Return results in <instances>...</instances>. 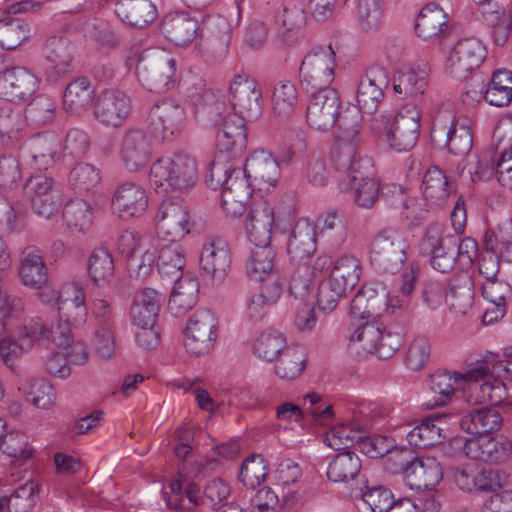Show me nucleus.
I'll list each match as a JSON object with an SVG mask.
<instances>
[{"instance_id": "58", "label": "nucleus", "mask_w": 512, "mask_h": 512, "mask_svg": "<svg viewBox=\"0 0 512 512\" xmlns=\"http://www.w3.org/2000/svg\"><path fill=\"white\" fill-rule=\"evenodd\" d=\"M383 14V0H358L357 17L359 27L362 31H377L382 25Z\"/></svg>"}, {"instance_id": "33", "label": "nucleus", "mask_w": 512, "mask_h": 512, "mask_svg": "<svg viewBox=\"0 0 512 512\" xmlns=\"http://www.w3.org/2000/svg\"><path fill=\"white\" fill-rule=\"evenodd\" d=\"M316 251L315 226L299 220L291 230L287 242V254L291 262L305 264Z\"/></svg>"}, {"instance_id": "43", "label": "nucleus", "mask_w": 512, "mask_h": 512, "mask_svg": "<svg viewBox=\"0 0 512 512\" xmlns=\"http://www.w3.org/2000/svg\"><path fill=\"white\" fill-rule=\"evenodd\" d=\"M19 275L32 288H41L47 282V266L39 249L28 247L22 252Z\"/></svg>"}, {"instance_id": "30", "label": "nucleus", "mask_w": 512, "mask_h": 512, "mask_svg": "<svg viewBox=\"0 0 512 512\" xmlns=\"http://www.w3.org/2000/svg\"><path fill=\"white\" fill-rule=\"evenodd\" d=\"M460 288L455 286L447 291L444 283L436 280H429L423 284L421 298L423 303L430 309H437L444 300L449 301L450 306L458 311L464 312V309L470 305V288H463L464 294Z\"/></svg>"}, {"instance_id": "18", "label": "nucleus", "mask_w": 512, "mask_h": 512, "mask_svg": "<svg viewBox=\"0 0 512 512\" xmlns=\"http://www.w3.org/2000/svg\"><path fill=\"white\" fill-rule=\"evenodd\" d=\"M231 266L228 243L221 238L207 240L201 250L200 269L202 276L212 284L221 283Z\"/></svg>"}, {"instance_id": "35", "label": "nucleus", "mask_w": 512, "mask_h": 512, "mask_svg": "<svg viewBox=\"0 0 512 512\" xmlns=\"http://www.w3.org/2000/svg\"><path fill=\"white\" fill-rule=\"evenodd\" d=\"M274 224L273 208L267 203L253 206L247 214L245 228L248 238L255 246L269 245Z\"/></svg>"}, {"instance_id": "1", "label": "nucleus", "mask_w": 512, "mask_h": 512, "mask_svg": "<svg viewBox=\"0 0 512 512\" xmlns=\"http://www.w3.org/2000/svg\"><path fill=\"white\" fill-rule=\"evenodd\" d=\"M311 94L307 106L308 125L319 131H327L337 125L344 132L345 138L359 134L360 118L357 107L340 110V97L334 88H321L309 91Z\"/></svg>"}, {"instance_id": "52", "label": "nucleus", "mask_w": 512, "mask_h": 512, "mask_svg": "<svg viewBox=\"0 0 512 512\" xmlns=\"http://www.w3.org/2000/svg\"><path fill=\"white\" fill-rule=\"evenodd\" d=\"M198 284L194 281L175 283L168 301V309L180 317L190 310L197 302Z\"/></svg>"}, {"instance_id": "12", "label": "nucleus", "mask_w": 512, "mask_h": 512, "mask_svg": "<svg viewBox=\"0 0 512 512\" xmlns=\"http://www.w3.org/2000/svg\"><path fill=\"white\" fill-rule=\"evenodd\" d=\"M415 31L423 41L435 43L441 48L446 47L455 38L448 15L436 3H429L421 9L416 19Z\"/></svg>"}, {"instance_id": "55", "label": "nucleus", "mask_w": 512, "mask_h": 512, "mask_svg": "<svg viewBox=\"0 0 512 512\" xmlns=\"http://www.w3.org/2000/svg\"><path fill=\"white\" fill-rule=\"evenodd\" d=\"M353 497L361 499L368 506L371 512H387L391 505L394 504V496L392 492L381 485L367 487L360 485L354 491Z\"/></svg>"}, {"instance_id": "5", "label": "nucleus", "mask_w": 512, "mask_h": 512, "mask_svg": "<svg viewBox=\"0 0 512 512\" xmlns=\"http://www.w3.org/2000/svg\"><path fill=\"white\" fill-rule=\"evenodd\" d=\"M409 244L397 229L386 228L372 239L369 249L371 265L379 272L395 274L407 260Z\"/></svg>"}, {"instance_id": "20", "label": "nucleus", "mask_w": 512, "mask_h": 512, "mask_svg": "<svg viewBox=\"0 0 512 512\" xmlns=\"http://www.w3.org/2000/svg\"><path fill=\"white\" fill-rule=\"evenodd\" d=\"M184 122V109L172 101L157 103L149 111L150 132L157 139L171 138L182 130Z\"/></svg>"}, {"instance_id": "46", "label": "nucleus", "mask_w": 512, "mask_h": 512, "mask_svg": "<svg viewBox=\"0 0 512 512\" xmlns=\"http://www.w3.org/2000/svg\"><path fill=\"white\" fill-rule=\"evenodd\" d=\"M26 118L20 110L6 103L0 107V140L2 145L9 146L18 142L26 126Z\"/></svg>"}, {"instance_id": "60", "label": "nucleus", "mask_w": 512, "mask_h": 512, "mask_svg": "<svg viewBox=\"0 0 512 512\" xmlns=\"http://www.w3.org/2000/svg\"><path fill=\"white\" fill-rule=\"evenodd\" d=\"M27 401L41 409L51 407L56 399L53 386L44 379H33L23 385Z\"/></svg>"}, {"instance_id": "29", "label": "nucleus", "mask_w": 512, "mask_h": 512, "mask_svg": "<svg viewBox=\"0 0 512 512\" xmlns=\"http://www.w3.org/2000/svg\"><path fill=\"white\" fill-rule=\"evenodd\" d=\"M58 315L61 321L71 323L77 328L87 320L85 292L76 284H66L57 296Z\"/></svg>"}, {"instance_id": "9", "label": "nucleus", "mask_w": 512, "mask_h": 512, "mask_svg": "<svg viewBox=\"0 0 512 512\" xmlns=\"http://www.w3.org/2000/svg\"><path fill=\"white\" fill-rule=\"evenodd\" d=\"M218 126L216 134V145L218 154L214 160L229 162L232 159L240 157L247 147V129L243 119L233 114H219L210 115Z\"/></svg>"}, {"instance_id": "47", "label": "nucleus", "mask_w": 512, "mask_h": 512, "mask_svg": "<svg viewBox=\"0 0 512 512\" xmlns=\"http://www.w3.org/2000/svg\"><path fill=\"white\" fill-rule=\"evenodd\" d=\"M441 417L425 418L408 434L407 441L411 446L426 449L435 446L445 439L444 429L440 426Z\"/></svg>"}, {"instance_id": "4", "label": "nucleus", "mask_w": 512, "mask_h": 512, "mask_svg": "<svg viewBox=\"0 0 512 512\" xmlns=\"http://www.w3.org/2000/svg\"><path fill=\"white\" fill-rule=\"evenodd\" d=\"M420 113L415 108L388 111L372 120V129L397 152L408 151L416 144L420 131Z\"/></svg>"}, {"instance_id": "15", "label": "nucleus", "mask_w": 512, "mask_h": 512, "mask_svg": "<svg viewBox=\"0 0 512 512\" xmlns=\"http://www.w3.org/2000/svg\"><path fill=\"white\" fill-rule=\"evenodd\" d=\"M188 206L183 201H164L156 215V231L160 238L176 243L191 230Z\"/></svg>"}, {"instance_id": "41", "label": "nucleus", "mask_w": 512, "mask_h": 512, "mask_svg": "<svg viewBox=\"0 0 512 512\" xmlns=\"http://www.w3.org/2000/svg\"><path fill=\"white\" fill-rule=\"evenodd\" d=\"M275 22L279 39L287 45H292L297 42L306 23V14L300 6L283 5L275 15Z\"/></svg>"}, {"instance_id": "26", "label": "nucleus", "mask_w": 512, "mask_h": 512, "mask_svg": "<svg viewBox=\"0 0 512 512\" xmlns=\"http://www.w3.org/2000/svg\"><path fill=\"white\" fill-rule=\"evenodd\" d=\"M177 87L187 101L196 110L202 109L208 115L219 114V110L225 107L224 102L216 99L213 92L206 89V82L198 75L189 74L185 78L177 80Z\"/></svg>"}, {"instance_id": "10", "label": "nucleus", "mask_w": 512, "mask_h": 512, "mask_svg": "<svg viewBox=\"0 0 512 512\" xmlns=\"http://www.w3.org/2000/svg\"><path fill=\"white\" fill-rule=\"evenodd\" d=\"M233 115L247 121L258 119L263 111L262 89L259 83L247 73L236 74L228 88Z\"/></svg>"}, {"instance_id": "48", "label": "nucleus", "mask_w": 512, "mask_h": 512, "mask_svg": "<svg viewBox=\"0 0 512 512\" xmlns=\"http://www.w3.org/2000/svg\"><path fill=\"white\" fill-rule=\"evenodd\" d=\"M483 245L487 252L496 254L502 261L512 262V224L502 223L485 232Z\"/></svg>"}, {"instance_id": "2", "label": "nucleus", "mask_w": 512, "mask_h": 512, "mask_svg": "<svg viewBox=\"0 0 512 512\" xmlns=\"http://www.w3.org/2000/svg\"><path fill=\"white\" fill-rule=\"evenodd\" d=\"M180 473L169 484L170 492H163L166 505L175 511L193 512L200 506H208L218 510L219 506L228 504L230 486L222 479L210 480L201 492L200 486L195 482H188Z\"/></svg>"}, {"instance_id": "39", "label": "nucleus", "mask_w": 512, "mask_h": 512, "mask_svg": "<svg viewBox=\"0 0 512 512\" xmlns=\"http://www.w3.org/2000/svg\"><path fill=\"white\" fill-rule=\"evenodd\" d=\"M428 76L429 70L425 63L399 70L393 78V89L402 98H416L424 94L428 86Z\"/></svg>"}, {"instance_id": "21", "label": "nucleus", "mask_w": 512, "mask_h": 512, "mask_svg": "<svg viewBox=\"0 0 512 512\" xmlns=\"http://www.w3.org/2000/svg\"><path fill=\"white\" fill-rule=\"evenodd\" d=\"M244 175L258 190L275 186L280 178L279 161L266 150H255L246 159Z\"/></svg>"}, {"instance_id": "11", "label": "nucleus", "mask_w": 512, "mask_h": 512, "mask_svg": "<svg viewBox=\"0 0 512 512\" xmlns=\"http://www.w3.org/2000/svg\"><path fill=\"white\" fill-rule=\"evenodd\" d=\"M23 190L37 215L50 219L58 213L61 193L52 177L44 173L32 175L26 180Z\"/></svg>"}, {"instance_id": "63", "label": "nucleus", "mask_w": 512, "mask_h": 512, "mask_svg": "<svg viewBox=\"0 0 512 512\" xmlns=\"http://www.w3.org/2000/svg\"><path fill=\"white\" fill-rule=\"evenodd\" d=\"M357 136L345 138L344 132L341 131L339 140L335 145L331 159L337 171L346 173L351 167L355 157L357 156Z\"/></svg>"}, {"instance_id": "23", "label": "nucleus", "mask_w": 512, "mask_h": 512, "mask_svg": "<svg viewBox=\"0 0 512 512\" xmlns=\"http://www.w3.org/2000/svg\"><path fill=\"white\" fill-rule=\"evenodd\" d=\"M148 206V198L142 186L124 182L116 187L111 198V207L119 218L127 220L140 217Z\"/></svg>"}, {"instance_id": "56", "label": "nucleus", "mask_w": 512, "mask_h": 512, "mask_svg": "<svg viewBox=\"0 0 512 512\" xmlns=\"http://www.w3.org/2000/svg\"><path fill=\"white\" fill-rule=\"evenodd\" d=\"M305 354L300 347H286L278 356L275 373L285 380L297 378L305 369Z\"/></svg>"}, {"instance_id": "45", "label": "nucleus", "mask_w": 512, "mask_h": 512, "mask_svg": "<svg viewBox=\"0 0 512 512\" xmlns=\"http://www.w3.org/2000/svg\"><path fill=\"white\" fill-rule=\"evenodd\" d=\"M423 195L435 206L444 205L450 195V187L445 172L437 166H431L422 180Z\"/></svg>"}, {"instance_id": "13", "label": "nucleus", "mask_w": 512, "mask_h": 512, "mask_svg": "<svg viewBox=\"0 0 512 512\" xmlns=\"http://www.w3.org/2000/svg\"><path fill=\"white\" fill-rule=\"evenodd\" d=\"M489 371L488 363L478 362L465 374L438 370L431 374L428 380L430 391L434 394L433 400L427 403L429 407L443 406L448 403L456 391L459 381H478Z\"/></svg>"}, {"instance_id": "6", "label": "nucleus", "mask_w": 512, "mask_h": 512, "mask_svg": "<svg viewBox=\"0 0 512 512\" xmlns=\"http://www.w3.org/2000/svg\"><path fill=\"white\" fill-rule=\"evenodd\" d=\"M198 180V165L194 157L185 153L160 158L150 168V181L157 187H168L184 191L192 188Z\"/></svg>"}, {"instance_id": "7", "label": "nucleus", "mask_w": 512, "mask_h": 512, "mask_svg": "<svg viewBox=\"0 0 512 512\" xmlns=\"http://www.w3.org/2000/svg\"><path fill=\"white\" fill-rule=\"evenodd\" d=\"M136 74L146 89L164 93L176 87V60L164 52L145 51L137 61Z\"/></svg>"}, {"instance_id": "27", "label": "nucleus", "mask_w": 512, "mask_h": 512, "mask_svg": "<svg viewBox=\"0 0 512 512\" xmlns=\"http://www.w3.org/2000/svg\"><path fill=\"white\" fill-rule=\"evenodd\" d=\"M339 452L331 457L326 475L334 483H348L354 481L357 487H367V479L362 473V462L358 454L351 450H338Z\"/></svg>"}, {"instance_id": "8", "label": "nucleus", "mask_w": 512, "mask_h": 512, "mask_svg": "<svg viewBox=\"0 0 512 512\" xmlns=\"http://www.w3.org/2000/svg\"><path fill=\"white\" fill-rule=\"evenodd\" d=\"M335 66V51L330 44L314 46L302 60L299 69L301 88L305 92L331 88Z\"/></svg>"}, {"instance_id": "44", "label": "nucleus", "mask_w": 512, "mask_h": 512, "mask_svg": "<svg viewBox=\"0 0 512 512\" xmlns=\"http://www.w3.org/2000/svg\"><path fill=\"white\" fill-rule=\"evenodd\" d=\"M185 265L184 251L177 242L160 249L157 257L158 272L174 283L183 282L182 270Z\"/></svg>"}, {"instance_id": "32", "label": "nucleus", "mask_w": 512, "mask_h": 512, "mask_svg": "<svg viewBox=\"0 0 512 512\" xmlns=\"http://www.w3.org/2000/svg\"><path fill=\"white\" fill-rule=\"evenodd\" d=\"M442 477L441 465L434 457L413 458L405 472L407 485L416 490H430Z\"/></svg>"}, {"instance_id": "22", "label": "nucleus", "mask_w": 512, "mask_h": 512, "mask_svg": "<svg viewBox=\"0 0 512 512\" xmlns=\"http://www.w3.org/2000/svg\"><path fill=\"white\" fill-rule=\"evenodd\" d=\"M479 89L467 90V96L473 101L484 99L490 105L503 107L512 101V73L507 70H497L492 74L488 83L484 79L475 80Z\"/></svg>"}, {"instance_id": "16", "label": "nucleus", "mask_w": 512, "mask_h": 512, "mask_svg": "<svg viewBox=\"0 0 512 512\" xmlns=\"http://www.w3.org/2000/svg\"><path fill=\"white\" fill-rule=\"evenodd\" d=\"M486 58V47L475 37L458 40L445 62L446 71L453 77L466 78L480 67Z\"/></svg>"}, {"instance_id": "64", "label": "nucleus", "mask_w": 512, "mask_h": 512, "mask_svg": "<svg viewBox=\"0 0 512 512\" xmlns=\"http://www.w3.org/2000/svg\"><path fill=\"white\" fill-rule=\"evenodd\" d=\"M37 485L33 481L19 485L9 496L7 510L9 512H29L36 504Z\"/></svg>"}, {"instance_id": "49", "label": "nucleus", "mask_w": 512, "mask_h": 512, "mask_svg": "<svg viewBox=\"0 0 512 512\" xmlns=\"http://www.w3.org/2000/svg\"><path fill=\"white\" fill-rule=\"evenodd\" d=\"M63 219L69 230L83 233L92 226L93 209L84 199H71L64 207Z\"/></svg>"}, {"instance_id": "54", "label": "nucleus", "mask_w": 512, "mask_h": 512, "mask_svg": "<svg viewBox=\"0 0 512 512\" xmlns=\"http://www.w3.org/2000/svg\"><path fill=\"white\" fill-rule=\"evenodd\" d=\"M286 349L285 337L275 330L262 332L254 341L252 351L258 358L271 362Z\"/></svg>"}, {"instance_id": "53", "label": "nucleus", "mask_w": 512, "mask_h": 512, "mask_svg": "<svg viewBox=\"0 0 512 512\" xmlns=\"http://www.w3.org/2000/svg\"><path fill=\"white\" fill-rule=\"evenodd\" d=\"M298 101V93L291 81H279L275 84L272 94V107L274 114L280 119L289 118Z\"/></svg>"}, {"instance_id": "42", "label": "nucleus", "mask_w": 512, "mask_h": 512, "mask_svg": "<svg viewBox=\"0 0 512 512\" xmlns=\"http://www.w3.org/2000/svg\"><path fill=\"white\" fill-rule=\"evenodd\" d=\"M95 90L85 77L70 82L63 95L64 109L72 115H80L87 111L95 100Z\"/></svg>"}, {"instance_id": "38", "label": "nucleus", "mask_w": 512, "mask_h": 512, "mask_svg": "<svg viewBox=\"0 0 512 512\" xmlns=\"http://www.w3.org/2000/svg\"><path fill=\"white\" fill-rule=\"evenodd\" d=\"M115 13L123 23L139 29L152 23L158 15L151 0H118Z\"/></svg>"}, {"instance_id": "50", "label": "nucleus", "mask_w": 512, "mask_h": 512, "mask_svg": "<svg viewBox=\"0 0 512 512\" xmlns=\"http://www.w3.org/2000/svg\"><path fill=\"white\" fill-rule=\"evenodd\" d=\"M87 269L95 286L100 287L109 283L115 271L112 255L103 247L94 249L88 259Z\"/></svg>"}, {"instance_id": "19", "label": "nucleus", "mask_w": 512, "mask_h": 512, "mask_svg": "<svg viewBox=\"0 0 512 512\" xmlns=\"http://www.w3.org/2000/svg\"><path fill=\"white\" fill-rule=\"evenodd\" d=\"M37 88V77L25 67L14 66L0 72V98L4 100L25 101Z\"/></svg>"}, {"instance_id": "36", "label": "nucleus", "mask_w": 512, "mask_h": 512, "mask_svg": "<svg viewBox=\"0 0 512 512\" xmlns=\"http://www.w3.org/2000/svg\"><path fill=\"white\" fill-rule=\"evenodd\" d=\"M44 50L49 63L47 78L56 81L66 74L71 66L73 59L71 42L64 36H52L47 39Z\"/></svg>"}, {"instance_id": "37", "label": "nucleus", "mask_w": 512, "mask_h": 512, "mask_svg": "<svg viewBox=\"0 0 512 512\" xmlns=\"http://www.w3.org/2000/svg\"><path fill=\"white\" fill-rule=\"evenodd\" d=\"M502 424L501 413L489 407L472 408L460 420L461 429L473 437L489 436L498 431Z\"/></svg>"}, {"instance_id": "25", "label": "nucleus", "mask_w": 512, "mask_h": 512, "mask_svg": "<svg viewBox=\"0 0 512 512\" xmlns=\"http://www.w3.org/2000/svg\"><path fill=\"white\" fill-rule=\"evenodd\" d=\"M431 141L436 148H447L451 154L456 156L468 154L473 146L470 128L457 123H452L450 126L433 123Z\"/></svg>"}, {"instance_id": "51", "label": "nucleus", "mask_w": 512, "mask_h": 512, "mask_svg": "<svg viewBox=\"0 0 512 512\" xmlns=\"http://www.w3.org/2000/svg\"><path fill=\"white\" fill-rule=\"evenodd\" d=\"M275 252L269 245L256 246L246 264V273L250 279L264 281L274 268Z\"/></svg>"}, {"instance_id": "59", "label": "nucleus", "mask_w": 512, "mask_h": 512, "mask_svg": "<svg viewBox=\"0 0 512 512\" xmlns=\"http://www.w3.org/2000/svg\"><path fill=\"white\" fill-rule=\"evenodd\" d=\"M268 474V463L262 455H251L241 465L239 480L247 488L259 486Z\"/></svg>"}, {"instance_id": "57", "label": "nucleus", "mask_w": 512, "mask_h": 512, "mask_svg": "<svg viewBox=\"0 0 512 512\" xmlns=\"http://www.w3.org/2000/svg\"><path fill=\"white\" fill-rule=\"evenodd\" d=\"M56 104L46 95L40 94L33 98L25 108V118L36 127L45 126L55 118Z\"/></svg>"}, {"instance_id": "34", "label": "nucleus", "mask_w": 512, "mask_h": 512, "mask_svg": "<svg viewBox=\"0 0 512 512\" xmlns=\"http://www.w3.org/2000/svg\"><path fill=\"white\" fill-rule=\"evenodd\" d=\"M165 296L152 288H144L135 293L130 308V317L138 327L155 326Z\"/></svg>"}, {"instance_id": "28", "label": "nucleus", "mask_w": 512, "mask_h": 512, "mask_svg": "<svg viewBox=\"0 0 512 512\" xmlns=\"http://www.w3.org/2000/svg\"><path fill=\"white\" fill-rule=\"evenodd\" d=\"M387 291L382 285L364 286L351 301L349 314L353 319L379 318L387 310Z\"/></svg>"}, {"instance_id": "3", "label": "nucleus", "mask_w": 512, "mask_h": 512, "mask_svg": "<svg viewBox=\"0 0 512 512\" xmlns=\"http://www.w3.org/2000/svg\"><path fill=\"white\" fill-rule=\"evenodd\" d=\"M206 182L214 190L221 189L222 207L227 214L238 217L246 212L254 185L241 168L213 160Z\"/></svg>"}, {"instance_id": "62", "label": "nucleus", "mask_w": 512, "mask_h": 512, "mask_svg": "<svg viewBox=\"0 0 512 512\" xmlns=\"http://www.w3.org/2000/svg\"><path fill=\"white\" fill-rule=\"evenodd\" d=\"M29 28L20 19L0 20V47L6 50L17 48L27 39Z\"/></svg>"}, {"instance_id": "17", "label": "nucleus", "mask_w": 512, "mask_h": 512, "mask_svg": "<svg viewBox=\"0 0 512 512\" xmlns=\"http://www.w3.org/2000/svg\"><path fill=\"white\" fill-rule=\"evenodd\" d=\"M130 97L123 91L106 89L94 100L93 115L106 127H120L131 113Z\"/></svg>"}, {"instance_id": "61", "label": "nucleus", "mask_w": 512, "mask_h": 512, "mask_svg": "<svg viewBox=\"0 0 512 512\" xmlns=\"http://www.w3.org/2000/svg\"><path fill=\"white\" fill-rule=\"evenodd\" d=\"M101 180L100 171L88 163L77 164L69 174V182L77 193H85L95 188Z\"/></svg>"}, {"instance_id": "40", "label": "nucleus", "mask_w": 512, "mask_h": 512, "mask_svg": "<svg viewBox=\"0 0 512 512\" xmlns=\"http://www.w3.org/2000/svg\"><path fill=\"white\" fill-rule=\"evenodd\" d=\"M161 32L177 46L190 43L197 31V22L184 12L168 13L161 21Z\"/></svg>"}, {"instance_id": "14", "label": "nucleus", "mask_w": 512, "mask_h": 512, "mask_svg": "<svg viewBox=\"0 0 512 512\" xmlns=\"http://www.w3.org/2000/svg\"><path fill=\"white\" fill-rule=\"evenodd\" d=\"M217 318L209 309H199L189 317L185 330V348L188 353L200 356L208 353L217 338Z\"/></svg>"}, {"instance_id": "31", "label": "nucleus", "mask_w": 512, "mask_h": 512, "mask_svg": "<svg viewBox=\"0 0 512 512\" xmlns=\"http://www.w3.org/2000/svg\"><path fill=\"white\" fill-rule=\"evenodd\" d=\"M120 155L125 167L132 172L145 167L151 156L146 134L138 129L126 131L122 137Z\"/></svg>"}, {"instance_id": "24", "label": "nucleus", "mask_w": 512, "mask_h": 512, "mask_svg": "<svg viewBox=\"0 0 512 512\" xmlns=\"http://www.w3.org/2000/svg\"><path fill=\"white\" fill-rule=\"evenodd\" d=\"M463 451L470 459L497 464L508 458L512 445L503 436L484 435L466 440Z\"/></svg>"}]
</instances>
